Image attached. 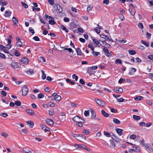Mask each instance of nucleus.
I'll return each instance as SVG.
<instances>
[{
    "label": "nucleus",
    "mask_w": 153,
    "mask_h": 153,
    "mask_svg": "<svg viewBox=\"0 0 153 153\" xmlns=\"http://www.w3.org/2000/svg\"><path fill=\"white\" fill-rule=\"evenodd\" d=\"M84 115L87 117L89 115V112L88 111H85L84 113Z\"/></svg>",
    "instance_id": "nucleus-60"
},
{
    "label": "nucleus",
    "mask_w": 153,
    "mask_h": 153,
    "mask_svg": "<svg viewBox=\"0 0 153 153\" xmlns=\"http://www.w3.org/2000/svg\"><path fill=\"white\" fill-rule=\"evenodd\" d=\"M16 45L17 46L21 47L22 46V43L20 41H19L16 43Z\"/></svg>",
    "instance_id": "nucleus-40"
},
{
    "label": "nucleus",
    "mask_w": 153,
    "mask_h": 153,
    "mask_svg": "<svg viewBox=\"0 0 153 153\" xmlns=\"http://www.w3.org/2000/svg\"><path fill=\"white\" fill-rule=\"evenodd\" d=\"M33 39L36 41H38L40 40L39 38L37 36H35L33 38Z\"/></svg>",
    "instance_id": "nucleus-58"
},
{
    "label": "nucleus",
    "mask_w": 153,
    "mask_h": 153,
    "mask_svg": "<svg viewBox=\"0 0 153 153\" xmlns=\"http://www.w3.org/2000/svg\"><path fill=\"white\" fill-rule=\"evenodd\" d=\"M88 48H91V50L92 51H93L94 50V48L93 47V46L92 45L90 44H88Z\"/></svg>",
    "instance_id": "nucleus-56"
},
{
    "label": "nucleus",
    "mask_w": 153,
    "mask_h": 153,
    "mask_svg": "<svg viewBox=\"0 0 153 153\" xmlns=\"http://www.w3.org/2000/svg\"><path fill=\"white\" fill-rule=\"evenodd\" d=\"M6 40L7 41V44L6 45V48L8 49H10L12 47V45H11V40L9 39H7Z\"/></svg>",
    "instance_id": "nucleus-7"
},
{
    "label": "nucleus",
    "mask_w": 153,
    "mask_h": 153,
    "mask_svg": "<svg viewBox=\"0 0 153 153\" xmlns=\"http://www.w3.org/2000/svg\"><path fill=\"white\" fill-rule=\"evenodd\" d=\"M113 90L115 92L119 94L122 93L123 91V90L122 88L117 87H114Z\"/></svg>",
    "instance_id": "nucleus-3"
},
{
    "label": "nucleus",
    "mask_w": 153,
    "mask_h": 153,
    "mask_svg": "<svg viewBox=\"0 0 153 153\" xmlns=\"http://www.w3.org/2000/svg\"><path fill=\"white\" fill-rule=\"evenodd\" d=\"M73 120L76 123L81 122V123H85V120L82 118L78 116H76L72 118Z\"/></svg>",
    "instance_id": "nucleus-1"
},
{
    "label": "nucleus",
    "mask_w": 153,
    "mask_h": 153,
    "mask_svg": "<svg viewBox=\"0 0 153 153\" xmlns=\"http://www.w3.org/2000/svg\"><path fill=\"white\" fill-rule=\"evenodd\" d=\"M101 41L102 43V44H100V45L102 47H105V46L106 45V44H107V43L105 41V40H103V41L102 40Z\"/></svg>",
    "instance_id": "nucleus-38"
},
{
    "label": "nucleus",
    "mask_w": 153,
    "mask_h": 153,
    "mask_svg": "<svg viewBox=\"0 0 153 153\" xmlns=\"http://www.w3.org/2000/svg\"><path fill=\"white\" fill-rule=\"evenodd\" d=\"M40 125L42 128V129L44 130L45 131H49V130L48 129H46V128L48 129V128L45 125L43 124H41Z\"/></svg>",
    "instance_id": "nucleus-19"
},
{
    "label": "nucleus",
    "mask_w": 153,
    "mask_h": 153,
    "mask_svg": "<svg viewBox=\"0 0 153 153\" xmlns=\"http://www.w3.org/2000/svg\"><path fill=\"white\" fill-rule=\"evenodd\" d=\"M73 134L74 135H78V136L79 137V138H81L82 137H84V139H85V140L86 139V137L84 135H83L81 134Z\"/></svg>",
    "instance_id": "nucleus-48"
},
{
    "label": "nucleus",
    "mask_w": 153,
    "mask_h": 153,
    "mask_svg": "<svg viewBox=\"0 0 153 153\" xmlns=\"http://www.w3.org/2000/svg\"><path fill=\"white\" fill-rule=\"evenodd\" d=\"M3 0L0 1V5L3 6H5L7 4V1H4Z\"/></svg>",
    "instance_id": "nucleus-27"
},
{
    "label": "nucleus",
    "mask_w": 153,
    "mask_h": 153,
    "mask_svg": "<svg viewBox=\"0 0 153 153\" xmlns=\"http://www.w3.org/2000/svg\"><path fill=\"white\" fill-rule=\"evenodd\" d=\"M77 25L74 22H72L70 23V27L71 28L74 29L76 28L77 27Z\"/></svg>",
    "instance_id": "nucleus-13"
},
{
    "label": "nucleus",
    "mask_w": 153,
    "mask_h": 153,
    "mask_svg": "<svg viewBox=\"0 0 153 153\" xmlns=\"http://www.w3.org/2000/svg\"><path fill=\"white\" fill-rule=\"evenodd\" d=\"M60 28L63 30L65 31L66 33H68L69 31L68 29L63 25H60Z\"/></svg>",
    "instance_id": "nucleus-21"
},
{
    "label": "nucleus",
    "mask_w": 153,
    "mask_h": 153,
    "mask_svg": "<svg viewBox=\"0 0 153 153\" xmlns=\"http://www.w3.org/2000/svg\"><path fill=\"white\" fill-rule=\"evenodd\" d=\"M29 32L31 33L33 35L35 33L32 27H29Z\"/></svg>",
    "instance_id": "nucleus-41"
},
{
    "label": "nucleus",
    "mask_w": 153,
    "mask_h": 153,
    "mask_svg": "<svg viewBox=\"0 0 153 153\" xmlns=\"http://www.w3.org/2000/svg\"><path fill=\"white\" fill-rule=\"evenodd\" d=\"M93 8V5L91 4L89 5L87 7V10L88 11H91Z\"/></svg>",
    "instance_id": "nucleus-45"
},
{
    "label": "nucleus",
    "mask_w": 153,
    "mask_h": 153,
    "mask_svg": "<svg viewBox=\"0 0 153 153\" xmlns=\"http://www.w3.org/2000/svg\"><path fill=\"white\" fill-rule=\"evenodd\" d=\"M72 78L74 79L75 81H76L78 80V77L76 74H74L72 75Z\"/></svg>",
    "instance_id": "nucleus-37"
},
{
    "label": "nucleus",
    "mask_w": 153,
    "mask_h": 153,
    "mask_svg": "<svg viewBox=\"0 0 153 153\" xmlns=\"http://www.w3.org/2000/svg\"><path fill=\"white\" fill-rule=\"evenodd\" d=\"M100 36L101 37L105 39L107 41H108L109 39V38L105 35H101Z\"/></svg>",
    "instance_id": "nucleus-32"
},
{
    "label": "nucleus",
    "mask_w": 153,
    "mask_h": 153,
    "mask_svg": "<svg viewBox=\"0 0 153 153\" xmlns=\"http://www.w3.org/2000/svg\"><path fill=\"white\" fill-rule=\"evenodd\" d=\"M133 118L134 120L137 121H138L140 119V117L139 116L136 115H133Z\"/></svg>",
    "instance_id": "nucleus-28"
},
{
    "label": "nucleus",
    "mask_w": 153,
    "mask_h": 153,
    "mask_svg": "<svg viewBox=\"0 0 153 153\" xmlns=\"http://www.w3.org/2000/svg\"><path fill=\"white\" fill-rule=\"evenodd\" d=\"M11 65L13 68H17L19 67L21 65L18 62H13L11 63Z\"/></svg>",
    "instance_id": "nucleus-6"
},
{
    "label": "nucleus",
    "mask_w": 153,
    "mask_h": 153,
    "mask_svg": "<svg viewBox=\"0 0 153 153\" xmlns=\"http://www.w3.org/2000/svg\"><path fill=\"white\" fill-rule=\"evenodd\" d=\"M20 61L22 64L24 66V65H27L29 61L28 59L26 57H24L22 58Z\"/></svg>",
    "instance_id": "nucleus-5"
},
{
    "label": "nucleus",
    "mask_w": 153,
    "mask_h": 153,
    "mask_svg": "<svg viewBox=\"0 0 153 153\" xmlns=\"http://www.w3.org/2000/svg\"><path fill=\"white\" fill-rule=\"evenodd\" d=\"M38 97L39 99L42 98L44 97V95L42 94H38Z\"/></svg>",
    "instance_id": "nucleus-51"
},
{
    "label": "nucleus",
    "mask_w": 153,
    "mask_h": 153,
    "mask_svg": "<svg viewBox=\"0 0 153 153\" xmlns=\"http://www.w3.org/2000/svg\"><path fill=\"white\" fill-rule=\"evenodd\" d=\"M134 100L137 101H139L143 99V97L141 96H138L135 97Z\"/></svg>",
    "instance_id": "nucleus-20"
},
{
    "label": "nucleus",
    "mask_w": 153,
    "mask_h": 153,
    "mask_svg": "<svg viewBox=\"0 0 153 153\" xmlns=\"http://www.w3.org/2000/svg\"><path fill=\"white\" fill-rule=\"evenodd\" d=\"M5 16L6 17H8L10 16L11 13V12L6 10L5 11Z\"/></svg>",
    "instance_id": "nucleus-26"
},
{
    "label": "nucleus",
    "mask_w": 153,
    "mask_h": 153,
    "mask_svg": "<svg viewBox=\"0 0 153 153\" xmlns=\"http://www.w3.org/2000/svg\"><path fill=\"white\" fill-rule=\"evenodd\" d=\"M0 57L1 58L3 59H5L6 58V57L5 55L1 53H0Z\"/></svg>",
    "instance_id": "nucleus-54"
},
{
    "label": "nucleus",
    "mask_w": 153,
    "mask_h": 153,
    "mask_svg": "<svg viewBox=\"0 0 153 153\" xmlns=\"http://www.w3.org/2000/svg\"><path fill=\"white\" fill-rule=\"evenodd\" d=\"M27 85H25L22 87V95L23 96H26L28 93L29 90L27 87Z\"/></svg>",
    "instance_id": "nucleus-2"
},
{
    "label": "nucleus",
    "mask_w": 153,
    "mask_h": 153,
    "mask_svg": "<svg viewBox=\"0 0 153 153\" xmlns=\"http://www.w3.org/2000/svg\"><path fill=\"white\" fill-rule=\"evenodd\" d=\"M40 61L45 62V59L43 56H40L39 57Z\"/></svg>",
    "instance_id": "nucleus-53"
},
{
    "label": "nucleus",
    "mask_w": 153,
    "mask_h": 153,
    "mask_svg": "<svg viewBox=\"0 0 153 153\" xmlns=\"http://www.w3.org/2000/svg\"><path fill=\"white\" fill-rule=\"evenodd\" d=\"M102 27L101 26L100 27V28L99 27H96L94 28V30L95 31H96L98 34L99 33L100 31V29H101Z\"/></svg>",
    "instance_id": "nucleus-30"
},
{
    "label": "nucleus",
    "mask_w": 153,
    "mask_h": 153,
    "mask_svg": "<svg viewBox=\"0 0 153 153\" xmlns=\"http://www.w3.org/2000/svg\"><path fill=\"white\" fill-rule=\"evenodd\" d=\"M76 50L77 55L79 56L82 55L83 53L81 52V50L79 48H77L76 49Z\"/></svg>",
    "instance_id": "nucleus-16"
},
{
    "label": "nucleus",
    "mask_w": 153,
    "mask_h": 153,
    "mask_svg": "<svg viewBox=\"0 0 153 153\" xmlns=\"http://www.w3.org/2000/svg\"><path fill=\"white\" fill-rule=\"evenodd\" d=\"M26 112L30 115H33L34 114L33 111L30 109L27 110H26Z\"/></svg>",
    "instance_id": "nucleus-17"
},
{
    "label": "nucleus",
    "mask_w": 153,
    "mask_h": 153,
    "mask_svg": "<svg viewBox=\"0 0 153 153\" xmlns=\"http://www.w3.org/2000/svg\"><path fill=\"white\" fill-rule=\"evenodd\" d=\"M141 42L143 44L145 45L146 47H148L149 46V42L143 40H141Z\"/></svg>",
    "instance_id": "nucleus-24"
},
{
    "label": "nucleus",
    "mask_w": 153,
    "mask_h": 153,
    "mask_svg": "<svg viewBox=\"0 0 153 153\" xmlns=\"http://www.w3.org/2000/svg\"><path fill=\"white\" fill-rule=\"evenodd\" d=\"M146 148L148 150H149L150 152H152L153 151V149L152 148L151 145H149Z\"/></svg>",
    "instance_id": "nucleus-63"
},
{
    "label": "nucleus",
    "mask_w": 153,
    "mask_h": 153,
    "mask_svg": "<svg viewBox=\"0 0 153 153\" xmlns=\"http://www.w3.org/2000/svg\"><path fill=\"white\" fill-rule=\"evenodd\" d=\"M83 133L84 134H86V135H88L89 134V132L88 131L85 130V129H84L83 131Z\"/></svg>",
    "instance_id": "nucleus-55"
},
{
    "label": "nucleus",
    "mask_w": 153,
    "mask_h": 153,
    "mask_svg": "<svg viewBox=\"0 0 153 153\" xmlns=\"http://www.w3.org/2000/svg\"><path fill=\"white\" fill-rule=\"evenodd\" d=\"M137 69L134 68H131L129 69V72L128 74L129 75H132L136 71Z\"/></svg>",
    "instance_id": "nucleus-8"
},
{
    "label": "nucleus",
    "mask_w": 153,
    "mask_h": 153,
    "mask_svg": "<svg viewBox=\"0 0 153 153\" xmlns=\"http://www.w3.org/2000/svg\"><path fill=\"white\" fill-rule=\"evenodd\" d=\"M111 52L109 53L108 51V52H106L105 53V55L108 57H110L111 56Z\"/></svg>",
    "instance_id": "nucleus-50"
},
{
    "label": "nucleus",
    "mask_w": 153,
    "mask_h": 153,
    "mask_svg": "<svg viewBox=\"0 0 153 153\" xmlns=\"http://www.w3.org/2000/svg\"><path fill=\"white\" fill-rule=\"evenodd\" d=\"M78 31L80 33H83L84 31V30L82 28L78 27L77 29Z\"/></svg>",
    "instance_id": "nucleus-61"
},
{
    "label": "nucleus",
    "mask_w": 153,
    "mask_h": 153,
    "mask_svg": "<svg viewBox=\"0 0 153 153\" xmlns=\"http://www.w3.org/2000/svg\"><path fill=\"white\" fill-rule=\"evenodd\" d=\"M118 17L122 21H123L125 19V18L123 15L119 14Z\"/></svg>",
    "instance_id": "nucleus-39"
},
{
    "label": "nucleus",
    "mask_w": 153,
    "mask_h": 153,
    "mask_svg": "<svg viewBox=\"0 0 153 153\" xmlns=\"http://www.w3.org/2000/svg\"><path fill=\"white\" fill-rule=\"evenodd\" d=\"M15 104L17 106H20L21 105V102L19 101H16L15 102Z\"/></svg>",
    "instance_id": "nucleus-49"
},
{
    "label": "nucleus",
    "mask_w": 153,
    "mask_h": 153,
    "mask_svg": "<svg viewBox=\"0 0 153 153\" xmlns=\"http://www.w3.org/2000/svg\"><path fill=\"white\" fill-rule=\"evenodd\" d=\"M115 63L121 64L122 63V62L121 59H117L115 61Z\"/></svg>",
    "instance_id": "nucleus-52"
},
{
    "label": "nucleus",
    "mask_w": 153,
    "mask_h": 153,
    "mask_svg": "<svg viewBox=\"0 0 153 153\" xmlns=\"http://www.w3.org/2000/svg\"><path fill=\"white\" fill-rule=\"evenodd\" d=\"M128 52L130 55H134L136 53V51L134 50H129Z\"/></svg>",
    "instance_id": "nucleus-23"
},
{
    "label": "nucleus",
    "mask_w": 153,
    "mask_h": 153,
    "mask_svg": "<svg viewBox=\"0 0 153 153\" xmlns=\"http://www.w3.org/2000/svg\"><path fill=\"white\" fill-rule=\"evenodd\" d=\"M0 116L4 117H6L8 116V115L6 113H2L0 114Z\"/></svg>",
    "instance_id": "nucleus-47"
},
{
    "label": "nucleus",
    "mask_w": 153,
    "mask_h": 153,
    "mask_svg": "<svg viewBox=\"0 0 153 153\" xmlns=\"http://www.w3.org/2000/svg\"><path fill=\"white\" fill-rule=\"evenodd\" d=\"M46 123L50 126H52L54 124L53 121L51 119H47L46 121Z\"/></svg>",
    "instance_id": "nucleus-9"
},
{
    "label": "nucleus",
    "mask_w": 153,
    "mask_h": 153,
    "mask_svg": "<svg viewBox=\"0 0 153 153\" xmlns=\"http://www.w3.org/2000/svg\"><path fill=\"white\" fill-rule=\"evenodd\" d=\"M1 135L5 137H6L8 136V135L7 134L4 132H2Z\"/></svg>",
    "instance_id": "nucleus-62"
},
{
    "label": "nucleus",
    "mask_w": 153,
    "mask_h": 153,
    "mask_svg": "<svg viewBox=\"0 0 153 153\" xmlns=\"http://www.w3.org/2000/svg\"><path fill=\"white\" fill-rule=\"evenodd\" d=\"M21 4L25 8H27L28 7V5L25 4V2L22 1L21 2Z\"/></svg>",
    "instance_id": "nucleus-46"
},
{
    "label": "nucleus",
    "mask_w": 153,
    "mask_h": 153,
    "mask_svg": "<svg viewBox=\"0 0 153 153\" xmlns=\"http://www.w3.org/2000/svg\"><path fill=\"white\" fill-rule=\"evenodd\" d=\"M111 146L114 147L115 146V144L112 140H110Z\"/></svg>",
    "instance_id": "nucleus-42"
},
{
    "label": "nucleus",
    "mask_w": 153,
    "mask_h": 153,
    "mask_svg": "<svg viewBox=\"0 0 153 153\" xmlns=\"http://www.w3.org/2000/svg\"><path fill=\"white\" fill-rule=\"evenodd\" d=\"M26 123H27V124L29 125V126L30 128H32L33 127L34 123L33 121L31 120L28 121L26 122Z\"/></svg>",
    "instance_id": "nucleus-14"
},
{
    "label": "nucleus",
    "mask_w": 153,
    "mask_h": 153,
    "mask_svg": "<svg viewBox=\"0 0 153 153\" xmlns=\"http://www.w3.org/2000/svg\"><path fill=\"white\" fill-rule=\"evenodd\" d=\"M12 20L13 21V24L15 25H16V24L18 23V19L16 18V17L13 16L12 19Z\"/></svg>",
    "instance_id": "nucleus-18"
},
{
    "label": "nucleus",
    "mask_w": 153,
    "mask_h": 153,
    "mask_svg": "<svg viewBox=\"0 0 153 153\" xmlns=\"http://www.w3.org/2000/svg\"><path fill=\"white\" fill-rule=\"evenodd\" d=\"M92 54L95 56H97L100 54V53L99 52H96L94 51H92Z\"/></svg>",
    "instance_id": "nucleus-35"
},
{
    "label": "nucleus",
    "mask_w": 153,
    "mask_h": 153,
    "mask_svg": "<svg viewBox=\"0 0 153 153\" xmlns=\"http://www.w3.org/2000/svg\"><path fill=\"white\" fill-rule=\"evenodd\" d=\"M101 113L105 117H108L109 116V114L108 113L106 112L104 110H102Z\"/></svg>",
    "instance_id": "nucleus-22"
},
{
    "label": "nucleus",
    "mask_w": 153,
    "mask_h": 153,
    "mask_svg": "<svg viewBox=\"0 0 153 153\" xmlns=\"http://www.w3.org/2000/svg\"><path fill=\"white\" fill-rule=\"evenodd\" d=\"M133 9H132L131 8H129V11L131 14L132 16L134 15L135 14V12L133 10Z\"/></svg>",
    "instance_id": "nucleus-33"
},
{
    "label": "nucleus",
    "mask_w": 153,
    "mask_h": 153,
    "mask_svg": "<svg viewBox=\"0 0 153 153\" xmlns=\"http://www.w3.org/2000/svg\"><path fill=\"white\" fill-rule=\"evenodd\" d=\"M55 6L57 7V10L58 11V13H61L62 12L63 9L59 4H55Z\"/></svg>",
    "instance_id": "nucleus-10"
},
{
    "label": "nucleus",
    "mask_w": 153,
    "mask_h": 153,
    "mask_svg": "<svg viewBox=\"0 0 153 153\" xmlns=\"http://www.w3.org/2000/svg\"><path fill=\"white\" fill-rule=\"evenodd\" d=\"M64 21L65 22H68L70 21V19L68 17H65L64 18Z\"/></svg>",
    "instance_id": "nucleus-57"
},
{
    "label": "nucleus",
    "mask_w": 153,
    "mask_h": 153,
    "mask_svg": "<svg viewBox=\"0 0 153 153\" xmlns=\"http://www.w3.org/2000/svg\"><path fill=\"white\" fill-rule=\"evenodd\" d=\"M1 94L4 96H6L7 94V93L4 91H1Z\"/></svg>",
    "instance_id": "nucleus-64"
},
{
    "label": "nucleus",
    "mask_w": 153,
    "mask_h": 153,
    "mask_svg": "<svg viewBox=\"0 0 153 153\" xmlns=\"http://www.w3.org/2000/svg\"><path fill=\"white\" fill-rule=\"evenodd\" d=\"M15 55L17 56H19L20 55V54L19 52L16 49L14 53Z\"/></svg>",
    "instance_id": "nucleus-36"
},
{
    "label": "nucleus",
    "mask_w": 153,
    "mask_h": 153,
    "mask_svg": "<svg viewBox=\"0 0 153 153\" xmlns=\"http://www.w3.org/2000/svg\"><path fill=\"white\" fill-rule=\"evenodd\" d=\"M61 97L60 96L58 95L55 98H54V99L56 100L57 102H59L61 100Z\"/></svg>",
    "instance_id": "nucleus-25"
},
{
    "label": "nucleus",
    "mask_w": 153,
    "mask_h": 153,
    "mask_svg": "<svg viewBox=\"0 0 153 153\" xmlns=\"http://www.w3.org/2000/svg\"><path fill=\"white\" fill-rule=\"evenodd\" d=\"M116 131L117 133L119 135L121 136L122 134L123 131V130L122 129L120 128H116Z\"/></svg>",
    "instance_id": "nucleus-15"
},
{
    "label": "nucleus",
    "mask_w": 153,
    "mask_h": 153,
    "mask_svg": "<svg viewBox=\"0 0 153 153\" xmlns=\"http://www.w3.org/2000/svg\"><path fill=\"white\" fill-rule=\"evenodd\" d=\"M113 121L115 123L117 124H120V122L118 119L116 118H114L113 119Z\"/></svg>",
    "instance_id": "nucleus-29"
},
{
    "label": "nucleus",
    "mask_w": 153,
    "mask_h": 153,
    "mask_svg": "<svg viewBox=\"0 0 153 153\" xmlns=\"http://www.w3.org/2000/svg\"><path fill=\"white\" fill-rule=\"evenodd\" d=\"M93 41L96 44L98 45L100 44V40L99 41H98L97 39L93 38L92 39Z\"/></svg>",
    "instance_id": "nucleus-31"
},
{
    "label": "nucleus",
    "mask_w": 153,
    "mask_h": 153,
    "mask_svg": "<svg viewBox=\"0 0 153 153\" xmlns=\"http://www.w3.org/2000/svg\"><path fill=\"white\" fill-rule=\"evenodd\" d=\"M124 100V99H123V98H120L119 99H118L117 100V101L118 102H123Z\"/></svg>",
    "instance_id": "nucleus-59"
},
{
    "label": "nucleus",
    "mask_w": 153,
    "mask_h": 153,
    "mask_svg": "<svg viewBox=\"0 0 153 153\" xmlns=\"http://www.w3.org/2000/svg\"><path fill=\"white\" fill-rule=\"evenodd\" d=\"M90 111H91V118L94 119L96 116V114L95 111L91 108L90 109Z\"/></svg>",
    "instance_id": "nucleus-12"
},
{
    "label": "nucleus",
    "mask_w": 153,
    "mask_h": 153,
    "mask_svg": "<svg viewBox=\"0 0 153 153\" xmlns=\"http://www.w3.org/2000/svg\"><path fill=\"white\" fill-rule=\"evenodd\" d=\"M96 100L97 103L100 106L104 107L105 106V104L104 101L99 99Z\"/></svg>",
    "instance_id": "nucleus-4"
},
{
    "label": "nucleus",
    "mask_w": 153,
    "mask_h": 153,
    "mask_svg": "<svg viewBox=\"0 0 153 153\" xmlns=\"http://www.w3.org/2000/svg\"><path fill=\"white\" fill-rule=\"evenodd\" d=\"M49 19H51L49 21V23L51 25H55L56 23L54 21V19L53 17H50Z\"/></svg>",
    "instance_id": "nucleus-11"
},
{
    "label": "nucleus",
    "mask_w": 153,
    "mask_h": 153,
    "mask_svg": "<svg viewBox=\"0 0 153 153\" xmlns=\"http://www.w3.org/2000/svg\"><path fill=\"white\" fill-rule=\"evenodd\" d=\"M75 147L76 148V149L79 150H80L82 149L81 146L80 145L76 144L75 146Z\"/></svg>",
    "instance_id": "nucleus-44"
},
{
    "label": "nucleus",
    "mask_w": 153,
    "mask_h": 153,
    "mask_svg": "<svg viewBox=\"0 0 153 153\" xmlns=\"http://www.w3.org/2000/svg\"><path fill=\"white\" fill-rule=\"evenodd\" d=\"M104 134L106 136L108 137H110V134L106 131H104Z\"/></svg>",
    "instance_id": "nucleus-43"
},
{
    "label": "nucleus",
    "mask_w": 153,
    "mask_h": 153,
    "mask_svg": "<svg viewBox=\"0 0 153 153\" xmlns=\"http://www.w3.org/2000/svg\"><path fill=\"white\" fill-rule=\"evenodd\" d=\"M41 72L42 73V78L43 79H45L46 78V75L44 73V71L43 70H42Z\"/></svg>",
    "instance_id": "nucleus-34"
}]
</instances>
